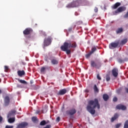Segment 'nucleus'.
<instances>
[{
	"label": "nucleus",
	"mask_w": 128,
	"mask_h": 128,
	"mask_svg": "<svg viewBox=\"0 0 128 128\" xmlns=\"http://www.w3.org/2000/svg\"><path fill=\"white\" fill-rule=\"evenodd\" d=\"M96 46H94L92 47L91 52H90L92 54H94V52H96Z\"/></svg>",
	"instance_id": "nucleus-25"
},
{
	"label": "nucleus",
	"mask_w": 128,
	"mask_h": 128,
	"mask_svg": "<svg viewBox=\"0 0 128 128\" xmlns=\"http://www.w3.org/2000/svg\"><path fill=\"white\" fill-rule=\"evenodd\" d=\"M128 58H126L124 60V62H128Z\"/></svg>",
	"instance_id": "nucleus-44"
},
{
	"label": "nucleus",
	"mask_w": 128,
	"mask_h": 128,
	"mask_svg": "<svg viewBox=\"0 0 128 128\" xmlns=\"http://www.w3.org/2000/svg\"><path fill=\"white\" fill-rule=\"evenodd\" d=\"M102 98H103V100L105 102H106L108 100V98H109L108 95L107 94H103Z\"/></svg>",
	"instance_id": "nucleus-22"
},
{
	"label": "nucleus",
	"mask_w": 128,
	"mask_h": 128,
	"mask_svg": "<svg viewBox=\"0 0 128 128\" xmlns=\"http://www.w3.org/2000/svg\"><path fill=\"white\" fill-rule=\"evenodd\" d=\"M120 4H121L120 2H116L115 4H114L112 6V8L113 10H116V8H117L118 6H120Z\"/></svg>",
	"instance_id": "nucleus-18"
},
{
	"label": "nucleus",
	"mask_w": 128,
	"mask_h": 128,
	"mask_svg": "<svg viewBox=\"0 0 128 128\" xmlns=\"http://www.w3.org/2000/svg\"><path fill=\"white\" fill-rule=\"evenodd\" d=\"M4 70H5V72H8V70H10V68H8V66H4Z\"/></svg>",
	"instance_id": "nucleus-33"
},
{
	"label": "nucleus",
	"mask_w": 128,
	"mask_h": 128,
	"mask_svg": "<svg viewBox=\"0 0 128 128\" xmlns=\"http://www.w3.org/2000/svg\"><path fill=\"white\" fill-rule=\"evenodd\" d=\"M112 74L113 76H114V78H116V76H118V68H114L112 70Z\"/></svg>",
	"instance_id": "nucleus-12"
},
{
	"label": "nucleus",
	"mask_w": 128,
	"mask_h": 128,
	"mask_svg": "<svg viewBox=\"0 0 128 128\" xmlns=\"http://www.w3.org/2000/svg\"><path fill=\"white\" fill-rule=\"evenodd\" d=\"M66 44H68V46L69 47V48H76V46H78V45L76 44V42H73L72 43L70 42V41L68 40L66 42Z\"/></svg>",
	"instance_id": "nucleus-6"
},
{
	"label": "nucleus",
	"mask_w": 128,
	"mask_h": 128,
	"mask_svg": "<svg viewBox=\"0 0 128 128\" xmlns=\"http://www.w3.org/2000/svg\"><path fill=\"white\" fill-rule=\"evenodd\" d=\"M96 108H97L98 110L100 108V105L98 103V100L95 98L94 100H90L86 106L88 112H90L91 114H96V110H94Z\"/></svg>",
	"instance_id": "nucleus-1"
},
{
	"label": "nucleus",
	"mask_w": 128,
	"mask_h": 128,
	"mask_svg": "<svg viewBox=\"0 0 128 128\" xmlns=\"http://www.w3.org/2000/svg\"><path fill=\"white\" fill-rule=\"evenodd\" d=\"M51 62L52 64H58V60L56 59H52Z\"/></svg>",
	"instance_id": "nucleus-23"
},
{
	"label": "nucleus",
	"mask_w": 128,
	"mask_h": 128,
	"mask_svg": "<svg viewBox=\"0 0 128 128\" xmlns=\"http://www.w3.org/2000/svg\"><path fill=\"white\" fill-rule=\"evenodd\" d=\"M106 82H110V74H107L106 75Z\"/></svg>",
	"instance_id": "nucleus-29"
},
{
	"label": "nucleus",
	"mask_w": 128,
	"mask_h": 128,
	"mask_svg": "<svg viewBox=\"0 0 128 128\" xmlns=\"http://www.w3.org/2000/svg\"><path fill=\"white\" fill-rule=\"evenodd\" d=\"M2 94V90H0V94Z\"/></svg>",
	"instance_id": "nucleus-48"
},
{
	"label": "nucleus",
	"mask_w": 128,
	"mask_h": 128,
	"mask_svg": "<svg viewBox=\"0 0 128 128\" xmlns=\"http://www.w3.org/2000/svg\"><path fill=\"white\" fill-rule=\"evenodd\" d=\"M118 118V114L117 113L115 114H114V116L112 117L111 118L112 122H114V120H116V118Z\"/></svg>",
	"instance_id": "nucleus-19"
},
{
	"label": "nucleus",
	"mask_w": 128,
	"mask_h": 128,
	"mask_svg": "<svg viewBox=\"0 0 128 128\" xmlns=\"http://www.w3.org/2000/svg\"><path fill=\"white\" fill-rule=\"evenodd\" d=\"M124 32V29L122 28H118L116 30V34H122Z\"/></svg>",
	"instance_id": "nucleus-20"
},
{
	"label": "nucleus",
	"mask_w": 128,
	"mask_h": 128,
	"mask_svg": "<svg viewBox=\"0 0 128 128\" xmlns=\"http://www.w3.org/2000/svg\"><path fill=\"white\" fill-rule=\"evenodd\" d=\"M68 32H72V28H70L68 29Z\"/></svg>",
	"instance_id": "nucleus-43"
},
{
	"label": "nucleus",
	"mask_w": 128,
	"mask_h": 128,
	"mask_svg": "<svg viewBox=\"0 0 128 128\" xmlns=\"http://www.w3.org/2000/svg\"><path fill=\"white\" fill-rule=\"evenodd\" d=\"M32 29L31 28H26L23 34L24 36H28L30 34L32 33Z\"/></svg>",
	"instance_id": "nucleus-9"
},
{
	"label": "nucleus",
	"mask_w": 128,
	"mask_h": 128,
	"mask_svg": "<svg viewBox=\"0 0 128 128\" xmlns=\"http://www.w3.org/2000/svg\"><path fill=\"white\" fill-rule=\"evenodd\" d=\"M80 6V0H77L70 4L68 6L69 8H76V6Z\"/></svg>",
	"instance_id": "nucleus-7"
},
{
	"label": "nucleus",
	"mask_w": 128,
	"mask_h": 128,
	"mask_svg": "<svg viewBox=\"0 0 128 128\" xmlns=\"http://www.w3.org/2000/svg\"><path fill=\"white\" fill-rule=\"evenodd\" d=\"M4 104L6 106H8L10 104V97L6 96L4 100Z\"/></svg>",
	"instance_id": "nucleus-16"
},
{
	"label": "nucleus",
	"mask_w": 128,
	"mask_h": 128,
	"mask_svg": "<svg viewBox=\"0 0 128 128\" xmlns=\"http://www.w3.org/2000/svg\"><path fill=\"white\" fill-rule=\"evenodd\" d=\"M32 120L33 122H36V120H38V119H37L36 117L33 116L32 118Z\"/></svg>",
	"instance_id": "nucleus-31"
},
{
	"label": "nucleus",
	"mask_w": 128,
	"mask_h": 128,
	"mask_svg": "<svg viewBox=\"0 0 128 128\" xmlns=\"http://www.w3.org/2000/svg\"><path fill=\"white\" fill-rule=\"evenodd\" d=\"M30 84H32V82H30Z\"/></svg>",
	"instance_id": "nucleus-49"
},
{
	"label": "nucleus",
	"mask_w": 128,
	"mask_h": 128,
	"mask_svg": "<svg viewBox=\"0 0 128 128\" xmlns=\"http://www.w3.org/2000/svg\"><path fill=\"white\" fill-rule=\"evenodd\" d=\"M28 126V123L27 122H24L19 124L17 126L16 128H26V126Z\"/></svg>",
	"instance_id": "nucleus-8"
},
{
	"label": "nucleus",
	"mask_w": 128,
	"mask_h": 128,
	"mask_svg": "<svg viewBox=\"0 0 128 128\" xmlns=\"http://www.w3.org/2000/svg\"><path fill=\"white\" fill-rule=\"evenodd\" d=\"M113 102H118V98L116 96H114L113 98Z\"/></svg>",
	"instance_id": "nucleus-37"
},
{
	"label": "nucleus",
	"mask_w": 128,
	"mask_h": 128,
	"mask_svg": "<svg viewBox=\"0 0 128 128\" xmlns=\"http://www.w3.org/2000/svg\"><path fill=\"white\" fill-rule=\"evenodd\" d=\"M125 91L127 92V94H128V88H125Z\"/></svg>",
	"instance_id": "nucleus-45"
},
{
	"label": "nucleus",
	"mask_w": 128,
	"mask_h": 128,
	"mask_svg": "<svg viewBox=\"0 0 128 128\" xmlns=\"http://www.w3.org/2000/svg\"><path fill=\"white\" fill-rule=\"evenodd\" d=\"M16 120V118H9L8 119V122L10 124H12V122H14Z\"/></svg>",
	"instance_id": "nucleus-21"
},
{
	"label": "nucleus",
	"mask_w": 128,
	"mask_h": 128,
	"mask_svg": "<svg viewBox=\"0 0 128 128\" xmlns=\"http://www.w3.org/2000/svg\"><path fill=\"white\" fill-rule=\"evenodd\" d=\"M60 120V116H58L56 119V122H58Z\"/></svg>",
	"instance_id": "nucleus-40"
},
{
	"label": "nucleus",
	"mask_w": 128,
	"mask_h": 128,
	"mask_svg": "<svg viewBox=\"0 0 128 128\" xmlns=\"http://www.w3.org/2000/svg\"><path fill=\"white\" fill-rule=\"evenodd\" d=\"M116 110H126V106L122 104H119L116 106Z\"/></svg>",
	"instance_id": "nucleus-11"
},
{
	"label": "nucleus",
	"mask_w": 128,
	"mask_h": 128,
	"mask_svg": "<svg viewBox=\"0 0 128 128\" xmlns=\"http://www.w3.org/2000/svg\"><path fill=\"white\" fill-rule=\"evenodd\" d=\"M52 38L51 36H48L44 40V46H48L52 44Z\"/></svg>",
	"instance_id": "nucleus-3"
},
{
	"label": "nucleus",
	"mask_w": 128,
	"mask_h": 128,
	"mask_svg": "<svg viewBox=\"0 0 128 128\" xmlns=\"http://www.w3.org/2000/svg\"><path fill=\"white\" fill-rule=\"evenodd\" d=\"M126 42H128V39L125 38V39L122 40L121 43L120 44H122V46H124V44H126Z\"/></svg>",
	"instance_id": "nucleus-24"
},
{
	"label": "nucleus",
	"mask_w": 128,
	"mask_h": 128,
	"mask_svg": "<svg viewBox=\"0 0 128 128\" xmlns=\"http://www.w3.org/2000/svg\"><path fill=\"white\" fill-rule=\"evenodd\" d=\"M16 110H11L10 112H9L7 116V118H11L12 116H14L16 114Z\"/></svg>",
	"instance_id": "nucleus-15"
},
{
	"label": "nucleus",
	"mask_w": 128,
	"mask_h": 128,
	"mask_svg": "<svg viewBox=\"0 0 128 128\" xmlns=\"http://www.w3.org/2000/svg\"><path fill=\"white\" fill-rule=\"evenodd\" d=\"M46 124H48V122H46V120H42V121L40 122V126H46Z\"/></svg>",
	"instance_id": "nucleus-27"
},
{
	"label": "nucleus",
	"mask_w": 128,
	"mask_h": 128,
	"mask_svg": "<svg viewBox=\"0 0 128 128\" xmlns=\"http://www.w3.org/2000/svg\"><path fill=\"white\" fill-rule=\"evenodd\" d=\"M18 81L20 82V84H28V82H26L24 80L18 79Z\"/></svg>",
	"instance_id": "nucleus-28"
},
{
	"label": "nucleus",
	"mask_w": 128,
	"mask_h": 128,
	"mask_svg": "<svg viewBox=\"0 0 128 128\" xmlns=\"http://www.w3.org/2000/svg\"><path fill=\"white\" fill-rule=\"evenodd\" d=\"M97 78L98 80H102V78H100V74H97Z\"/></svg>",
	"instance_id": "nucleus-39"
},
{
	"label": "nucleus",
	"mask_w": 128,
	"mask_h": 128,
	"mask_svg": "<svg viewBox=\"0 0 128 128\" xmlns=\"http://www.w3.org/2000/svg\"><path fill=\"white\" fill-rule=\"evenodd\" d=\"M46 70V68L44 67H42L40 69L41 72H44Z\"/></svg>",
	"instance_id": "nucleus-35"
},
{
	"label": "nucleus",
	"mask_w": 128,
	"mask_h": 128,
	"mask_svg": "<svg viewBox=\"0 0 128 128\" xmlns=\"http://www.w3.org/2000/svg\"><path fill=\"white\" fill-rule=\"evenodd\" d=\"M68 91L66 90V89L64 88V89H62V90H59V92H58V94L59 96H64V94H66V93Z\"/></svg>",
	"instance_id": "nucleus-14"
},
{
	"label": "nucleus",
	"mask_w": 128,
	"mask_h": 128,
	"mask_svg": "<svg viewBox=\"0 0 128 128\" xmlns=\"http://www.w3.org/2000/svg\"><path fill=\"white\" fill-rule=\"evenodd\" d=\"M120 44V41H116V42H112L109 44V48L110 50H114V48H116Z\"/></svg>",
	"instance_id": "nucleus-4"
},
{
	"label": "nucleus",
	"mask_w": 128,
	"mask_h": 128,
	"mask_svg": "<svg viewBox=\"0 0 128 128\" xmlns=\"http://www.w3.org/2000/svg\"><path fill=\"white\" fill-rule=\"evenodd\" d=\"M76 112V110L74 108H72L71 110L66 111V114L68 116H74Z\"/></svg>",
	"instance_id": "nucleus-10"
},
{
	"label": "nucleus",
	"mask_w": 128,
	"mask_h": 128,
	"mask_svg": "<svg viewBox=\"0 0 128 128\" xmlns=\"http://www.w3.org/2000/svg\"><path fill=\"white\" fill-rule=\"evenodd\" d=\"M118 62H120V64H122V62H123L124 61L122 58H119L118 60Z\"/></svg>",
	"instance_id": "nucleus-36"
},
{
	"label": "nucleus",
	"mask_w": 128,
	"mask_h": 128,
	"mask_svg": "<svg viewBox=\"0 0 128 128\" xmlns=\"http://www.w3.org/2000/svg\"><path fill=\"white\" fill-rule=\"evenodd\" d=\"M126 10V8L124 6L119 7L114 12H113V14L116 16L118 14H120V12H124Z\"/></svg>",
	"instance_id": "nucleus-5"
},
{
	"label": "nucleus",
	"mask_w": 128,
	"mask_h": 128,
	"mask_svg": "<svg viewBox=\"0 0 128 128\" xmlns=\"http://www.w3.org/2000/svg\"><path fill=\"white\" fill-rule=\"evenodd\" d=\"M70 47L68 46V44L66 42H64V44L60 46V50L62 52H66V54H70V50H68Z\"/></svg>",
	"instance_id": "nucleus-2"
},
{
	"label": "nucleus",
	"mask_w": 128,
	"mask_h": 128,
	"mask_svg": "<svg viewBox=\"0 0 128 128\" xmlns=\"http://www.w3.org/2000/svg\"><path fill=\"white\" fill-rule=\"evenodd\" d=\"M94 12H98V8L96 7L94 9Z\"/></svg>",
	"instance_id": "nucleus-41"
},
{
	"label": "nucleus",
	"mask_w": 128,
	"mask_h": 128,
	"mask_svg": "<svg viewBox=\"0 0 128 128\" xmlns=\"http://www.w3.org/2000/svg\"><path fill=\"white\" fill-rule=\"evenodd\" d=\"M94 92H99L98 88V86H96V84L94 85Z\"/></svg>",
	"instance_id": "nucleus-26"
},
{
	"label": "nucleus",
	"mask_w": 128,
	"mask_h": 128,
	"mask_svg": "<svg viewBox=\"0 0 128 128\" xmlns=\"http://www.w3.org/2000/svg\"><path fill=\"white\" fill-rule=\"evenodd\" d=\"M90 64L92 68H100L102 66L100 65V66L98 65L96 63L94 62V60H92L90 62Z\"/></svg>",
	"instance_id": "nucleus-13"
},
{
	"label": "nucleus",
	"mask_w": 128,
	"mask_h": 128,
	"mask_svg": "<svg viewBox=\"0 0 128 128\" xmlns=\"http://www.w3.org/2000/svg\"><path fill=\"white\" fill-rule=\"evenodd\" d=\"M120 126H122V123H119V124H116V126H115V128H118Z\"/></svg>",
	"instance_id": "nucleus-34"
},
{
	"label": "nucleus",
	"mask_w": 128,
	"mask_h": 128,
	"mask_svg": "<svg viewBox=\"0 0 128 128\" xmlns=\"http://www.w3.org/2000/svg\"><path fill=\"white\" fill-rule=\"evenodd\" d=\"M78 12H75V16H78Z\"/></svg>",
	"instance_id": "nucleus-47"
},
{
	"label": "nucleus",
	"mask_w": 128,
	"mask_h": 128,
	"mask_svg": "<svg viewBox=\"0 0 128 128\" xmlns=\"http://www.w3.org/2000/svg\"><path fill=\"white\" fill-rule=\"evenodd\" d=\"M124 128H128V120H126L124 124Z\"/></svg>",
	"instance_id": "nucleus-30"
},
{
	"label": "nucleus",
	"mask_w": 128,
	"mask_h": 128,
	"mask_svg": "<svg viewBox=\"0 0 128 128\" xmlns=\"http://www.w3.org/2000/svg\"><path fill=\"white\" fill-rule=\"evenodd\" d=\"M18 76H20V78H22L23 76H24V74H26V72L24 70H19L18 71Z\"/></svg>",
	"instance_id": "nucleus-17"
},
{
	"label": "nucleus",
	"mask_w": 128,
	"mask_h": 128,
	"mask_svg": "<svg viewBox=\"0 0 128 128\" xmlns=\"http://www.w3.org/2000/svg\"><path fill=\"white\" fill-rule=\"evenodd\" d=\"M2 122V117L0 116V123Z\"/></svg>",
	"instance_id": "nucleus-42"
},
{
	"label": "nucleus",
	"mask_w": 128,
	"mask_h": 128,
	"mask_svg": "<svg viewBox=\"0 0 128 128\" xmlns=\"http://www.w3.org/2000/svg\"><path fill=\"white\" fill-rule=\"evenodd\" d=\"M92 54L90 52L88 54H86L85 56L86 58H90V55Z\"/></svg>",
	"instance_id": "nucleus-32"
},
{
	"label": "nucleus",
	"mask_w": 128,
	"mask_h": 128,
	"mask_svg": "<svg viewBox=\"0 0 128 128\" xmlns=\"http://www.w3.org/2000/svg\"><path fill=\"white\" fill-rule=\"evenodd\" d=\"M40 110H37L36 111V114H40Z\"/></svg>",
	"instance_id": "nucleus-46"
},
{
	"label": "nucleus",
	"mask_w": 128,
	"mask_h": 128,
	"mask_svg": "<svg viewBox=\"0 0 128 128\" xmlns=\"http://www.w3.org/2000/svg\"><path fill=\"white\" fill-rule=\"evenodd\" d=\"M5 128H14V126L7 125L6 126Z\"/></svg>",
	"instance_id": "nucleus-38"
}]
</instances>
